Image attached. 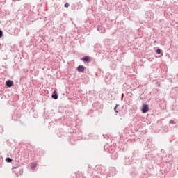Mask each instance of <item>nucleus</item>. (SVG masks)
<instances>
[{"instance_id":"nucleus-4","label":"nucleus","mask_w":178,"mask_h":178,"mask_svg":"<svg viewBox=\"0 0 178 178\" xmlns=\"http://www.w3.org/2000/svg\"><path fill=\"white\" fill-rule=\"evenodd\" d=\"M6 84L7 87H12V86H13V81L8 80V81H6Z\"/></svg>"},{"instance_id":"nucleus-11","label":"nucleus","mask_w":178,"mask_h":178,"mask_svg":"<svg viewBox=\"0 0 178 178\" xmlns=\"http://www.w3.org/2000/svg\"><path fill=\"white\" fill-rule=\"evenodd\" d=\"M161 49H156V54H161Z\"/></svg>"},{"instance_id":"nucleus-7","label":"nucleus","mask_w":178,"mask_h":178,"mask_svg":"<svg viewBox=\"0 0 178 178\" xmlns=\"http://www.w3.org/2000/svg\"><path fill=\"white\" fill-rule=\"evenodd\" d=\"M12 159H10V158H9V157H8V158H6V161H7V162H8V163H10V162H12Z\"/></svg>"},{"instance_id":"nucleus-1","label":"nucleus","mask_w":178,"mask_h":178,"mask_svg":"<svg viewBox=\"0 0 178 178\" xmlns=\"http://www.w3.org/2000/svg\"><path fill=\"white\" fill-rule=\"evenodd\" d=\"M149 110V108H148V105L147 104L143 105L142 110H141L143 113H147V112H148Z\"/></svg>"},{"instance_id":"nucleus-8","label":"nucleus","mask_w":178,"mask_h":178,"mask_svg":"<svg viewBox=\"0 0 178 178\" xmlns=\"http://www.w3.org/2000/svg\"><path fill=\"white\" fill-rule=\"evenodd\" d=\"M118 106H119V105H118V104H116L115 106V108H114V111H115V112L116 113H118V111H116V109H118Z\"/></svg>"},{"instance_id":"nucleus-10","label":"nucleus","mask_w":178,"mask_h":178,"mask_svg":"<svg viewBox=\"0 0 178 178\" xmlns=\"http://www.w3.org/2000/svg\"><path fill=\"white\" fill-rule=\"evenodd\" d=\"M3 35V32H2V31L0 30V38H2Z\"/></svg>"},{"instance_id":"nucleus-3","label":"nucleus","mask_w":178,"mask_h":178,"mask_svg":"<svg viewBox=\"0 0 178 178\" xmlns=\"http://www.w3.org/2000/svg\"><path fill=\"white\" fill-rule=\"evenodd\" d=\"M81 60H83V62H90L91 60V58L88 56H86L83 58H81Z\"/></svg>"},{"instance_id":"nucleus-6","label":"nucleus","mask_w":178,"mask_h":178,"mask_svg":"<svg viewBox=\"0 0 178 178\" xmlns=\"http://www.w3.org/2000/svg\"><path fill=\"white\" fill-rule=\"evenodd\" d=\"M35 168H37V163H31V169H35Z\"/></svg>"},{"instance_id":"nucleus-2","label":"nucleus","mask_w":178,"mask_h":178,"mask_svg":"<svg viewBox=\"0 0 178 178\" xmlns=\"http://www.w3.org/2000/svg\"><path fill=\"white\" fill-rule=\"evenodd\" d=\"M76 70L80 73H83V72L86 70V67H84L83 65H79L77 67Z\"/></svg>"},{"instance_id":"nucleus-12","label":"nucleus","mask_w":178,"mask_h":178,"mask_svg":"<svg viewBox=\"0 0 178 178\" xmlns=\"http://www.w3.org/2000/svg\"><path fill=\"white\" fill-rule=\"evenodd\" d=\"M156 40H154V44H156Z\"/></svg>"},{"instance_id":"nucleus-5","label":"nucleus","mask_w":178,"mask_h":178,"mask_svg":"<svg viewBox=\"0 0 178 178\" xmlns=\"http://www.w3.org/2000/svg\"><path fill=\"white\" fill-rule=\"evenodd\" d=\"M51 98L54 99H58V92H56V90L54 91V94L51 95Z\"/></svg>"},{"instance_id":"nucleus-9","label":"nucleus","mask_w":178,"mask_h":178,"mask_svg":"<svg viewBox=\"0 0 178 178\" xmlns=\"http://www.w3.org/2000/svg\"><path fill=\"white\" fill-rule=\"evenodd\" d=\"M65 8H69L70 6V4L69 3H66L65 5H64Z\"/></svg>"}]
</instances>
